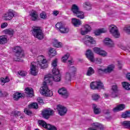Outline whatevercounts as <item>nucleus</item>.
Masks as SVG:
<instances>
[{
	"label": "nucleus",
	"instance_id": "1",
	"mask_svg": "<svg viewBox=\"0 0 130 130\" xmlns=\"http://www.w3.org/2000/svg\"><path fill=\"white\" fill-rule=\"evenodd\" d=\"M53 75L49 74L46 75L45 77V81L43 83V86L40 88V93L43 96L48 97L50 96V90L48 89L47 84L52 85V81L55 82H59L60 81V74L57 68H53L52 70Z\"/></svg>",
	"mask_w": 130,
	"mask_h": 130
},
{
	"label": "nucleus",
	"instance_id": "2",
	"mask_svg": "<svg viewBox=\"0 0 130 130\" xmlns=\"http://www.w3.org/2000/svg\"><path fill=\"white\" fill-rule=\"evenodd\" d=\"M37 62H32L30 64V73L32 76H36L38 72V68L40 69H47L48 67L47 60L43 55H40L37 57Z\"/></svg>",
	"mask_w": 130,
	"mask_h": 130
},
{
	"label": "nucleus",
	"instance_id": "3",
	"mask_svg": "<svg viewBox=\"0 0 130 130\" xmlns=\"http://www.w3.org/2000/svg\"><path fill=\"white\" fill-rule=\"evenodd\" d=\"M14 52H15V56L14 57L15 61H23L22 57L24 56V52L22 50L21 47L16 46L14 47Z\"/></svg>",
	"mask_w": 130,
	"mask_h": 130
},
{
	"label": "nucleus",
	"instance_id": "4",
	"mask_svg": "<svg viewBox=\"0 0 130 130\" xmlns=\"http://www.w3.org/2000/svg\"><path fill=\"white\" fill-rule=\"evenodd\" d=\"M32 33L34 37L37 38L39 40H42L44 38V35L42 32V30L40 27L37 26H33L32 27Z\"/></svg>",
	"mask_w": 130,
	"mask_h": 130
},
{
	"label": "nucleus",
	"instance_id": "5",
	"mask_svg": "<svg viewBox=\"0 0 130 130\" xmlns=\"http://www.w3.org/2000/svg\"><path fill=\"white\" fill-rule=\"evenodd\" d=\"M77 73V68L75 67H71L69 68V72L66 73V80L68 82H71V79L73 77H75Z\"/></svg>",
	"mask_w": 130,
	"mask_h": 130
},
{
	"label": "nucleus",
	"instance_id": "6",
	"mask_svg": "<svg viewBox=\"0 0 130 130\" xmlns=\"http://www.w3.org/2000/svg\"><path fill=\"white\" fill-rule=\"evenodd\" d=\"M54 114V111L50 108L44 109L42 112L43 117L46 119H48L50 116H52Z\"/></svg>",
	"mask_w": 130,
	"mask_h": 130
},
{
	"label": "nucleus",
	"instance_id": "7",
	"mask_svg": "<svg viewBox=\"0 0 130 130\" xmlns=\"http://www.w3.org/2000/svg\"><path fill=\"white\" fill-rule=\"evenodd\" d=\"M38 109V104L37 103H32L28 106L25 109H24V112L27 115H31L32 112L30 109Z\"/></svg>",
	"mask_w": 130,
	"mask_h": 130
},
{
	"label": "nucleus",
	"instance_id": "8",
	"mask_svg": "<svg viewBox=\"0 0 130 130\" xmlns=\"http://www.w3.org/2000/svg\"><path fill=\"white\" fill-rule=\"evenodd\" d=\"M90 88L92 90H100L104 89V85L101 81L92 82L90 84Z\"/></svg>",
	"mask_w": 130,
	"mask_h": 130
},
{
	"label": "nucleus",
	"instance_id": "9",
	"mask_svg": "<svg viewBox=\"0 0 130 130\" xmlns=\"http://www.w3.org/2000/svg\"><path fill=\"white\" fill-rule=\"evenodd\" d=\"M82 42L85 44V45H89L90 44H96V42L93 37L86 35L85 37L82 39Z\"/></svg>",
	"mask_w": 130,
	"mask_h": 130
},
{
	"label": "nucleus",
	"instance_id": "10",
	"mask_svg": "<svg viewBox=\"0 0 130 130\" xmlns=\"http://www.w3.org/2000/svg\"><path fill=\"white\" fill-rule=\"evenodd\" d=\"M109 31L115 38H118L120 36L119 32L116 26L112 24L109 27Z\"/></svg>",
	"mask_w": 130,
	"mask_h": 130
},
{
	"label": "nucleus",
	"instance_id": "11",
	"mask_svg": "<svg viewBox=\"0 0 130 130\" xmlns=\"http://www.w3.org/2000/svg\"><path fill=\"white\" fill-rule=\"evenodd\" d=\"M93 51L103 57H106L108 55L107 52L98 47L93 48Z\"/></svg>",
	"mask_w": 130,
	"mask_h": 130
},
{
	"label": "nucleus",
	"instance_id": "12",
	"mask_svg": "<svg viewBox=\"0 0 130 130\" xmlns=\"http://www.w3.org/2000/svg\"><path fill=\"white\" fill-rule=\"evenodd\" d=\"M55 27L57 30H59L60 33L64 34L66 33V26L64 24L62 23V22H57Z\"/></svg>",
	"mask_w": 130,
	"mask_h": 130
},
{
	"label": "nucleus",
	"instance_id": "13",
	"mask_svg": "<svg viewBox=\"0 0 130 130\" xmlns=\"http://www.w3.org/2000/svg\"><path fill=\"white\" fill-rule=\"evenodd\" d=\"M15 16V12L13 10H9L8 12L4 15V19L5 20H10L13 19V17Z\"/></svg>",
	"mask_w": 130,
	"mask_h": 130
},
{
	"label": "nucleus",
	"instance_id": "14",
	"mask_svg": "<svg viewBox=\"0 0 130 130\" xmlns=\"http://www.w3.org/2000/svg\"><path fill=\"white\" fill-rule=\"evenodd\" d=\"M91 31V26L88 24H85L80 30L81 35H86L88 32Z\"/></svg>",
	"mask_w": 130,
	"mask_h": 130
},
{
	"label": "nucleus",
	"instance_id": "15",
	"mask_svg": "<svg viewBox=\"0 0 130 130\" xmlns=\"http://www.w3.org/2000/svg\"><path fill=\"white\" fill-rule=\"evenodd\" d=\"M104 44L108 47H114V42L109 38H106L104 40Z\"/></svg>",
	"mask_w": 130,
	"mask_h": 130
},
{
	"label": "nucleus",
	"instance_id": "16",
	"mask_svg": "<svg viewBox=\"0 0 130 130\" xmlns=\"http://www.w3.org/2000/svg\"><path fill=\"white\" fill-rule=\"evenodd\" d=\"M114 65L111 64L108 67L107 69L103 70L102 69H100L99 70V73H111L114 69Z\"/></svg>",
	"mask_w": 130,
	"mask_h": 130
},
{
	"label": "nucleus",
	"instance_id": "17",
	"mask_svg": "<svg viewBox=\"0 0 130 130\" xmlns=\"http://www.w3.org/2000/svg\"><path fill=\"white\" fill-rule=\"evenodd\" d=\"M58 114L60 115V116H62L66 114V108L60 105H58L57 106L56 108Z\"/></svg>",
	"mask_w": 130,
	"mask_h": 130
},
{
	"label": "nucleus",
	"instance_id": "18",
	"mask_svg": "<svg viewBox=\"0 0 130 130\" xmlns=\"http://www.w3.org/2000/svg\"><path fill=\"white\" fill-rule=\"evenodd\" d=\"M86 57H87L88 59L90 60V61H94V54L91 50L88 49L87 51H86Z\"/></svg>",
	"mask_w": 130,
	"mask_h": 130
},
{
	"label": "nucleus",
	"instance_id": "19",
	"mask_svg": "<svg viewBox=\"0 0 130 130\" xmlns=\"http://www.w3.org/2000/svg\"><path fill=\"white\" fill-rule=\"evenodd\" d=\"M29 17L31 21H37L38 19V14L36 11H32L29 14Z\"/></svg>",
	"mask_w": 130,
	"mask_h": 130
},
{
	"label": "nucleus",
	"instance_id": "20",
	"mask_svg": "<svg viewBox=\"0 0 130 130\" xmlns=\"http://www.w3.org/2000/svg\"><path fill=\"white\" fill-rule=\"evenodd\" d=\"M72 23L75 27H79V26L82 25V21L77 18H72Z\"/></svg>",
	"mask_w": 130,
	"mask_h": 130
},
{
	"label": "nucleus",
	"instance_id": "21",
	"mask_svg": "<svg viewBox=\"0 0 130 130\" xmlns=\"http://www.w3.org/2000/svg\"><path fill=\"white\" fill-rule=\"evenodd\" d=\"M83 8L85 11H90L92 10V4L90 2H84L83 4Z\"/></svg>",
	"mask_w": 130,
	"mask_h": 130
},
{
	"label": "nucleus",
	"instance_id": "22",
	"mask_svg": "<svg viewBox=\"0 0 130 130\" xmlns=\"http://www.w3.org/2000/svg\"><path fill=\"white\" fill-rule=\"evenodd\" d=\"M112 97L115 98V97H117V92L118 90L117 89V85H113L112 86Z\"/></svg>",
	"mask_w": 130,
	"mask_h": 130
},
{
	"label": "nucleus",
	"instance_id": "23",
	"mask_svg": "<svg viewBox=\"0 0 130 130\" xmlns=\"http://www.w3.org/2000/svg\"><path fill=\"white\" fill-rule=\"evenodd\" d=\"M25 90L26 96H27V97H33V95H34L33 89H30L29 87H27L25 88Z\"/></svg>",
	"mask_w": 130,
	"mask_h": 130
},
{
	"label": "nucleus",
	"instance_id": "24",
	"mask_svg": "<svg viewBox=\"0 0 130 130\" xmlns=\"http://www.w3.org/2000/svg\"><path fill=\"white\" fill-rule=\"evenodd\" d=\"M66 58H70V60H69L67 62V63L68 64V66L69 67H70V66H73V64H74V59H73V58H72L70 56V53H67L66 54Z\"/></svg>",
	"mask_w": 130,
	"mask_h": 130
},
{
	"label": "nucleus",
	"instance_id": "25",
	"mask_svg": "<svg viewBox=\"0 0 130 130\" xmlns=\"http://www.w3.org/2000/svg\"><path fill=\"white\" fill-rule=\"evenodd\" d=\"M106 32H107V29L103 28L95 30L94 31V34L96 36H99V35H100L101 34L106 33Z\"/></svg>",
	"mask_w": 130,
	"mask_h": 130
},
{
	"label": "nucleus",
	"instance_id": "26",
	"mask_svg": "<svg viewBox=\"0 0 130 130\" xmlns=\"http://www.w3.org/2000/svg\"><path fill=\"white\" fill-rule=\"evenodd\" d=\"M92 108L94 114H100V113H101V109L99 108L96 105L93 104Z\"/></svg>",
	"mask_w": 130,
	"mask_h": 130
},
{
	"label": "nucleus",
	"instance_id": "27",
	"mask_svg": "<svg viewBox=\"0 0 130 130\" xmlns=\"http://www.w3.org/2000/svg\"><path fill=\"white\" fill-rule=\"evenodd\" d=\"M72 11L75 15L77 13L80 12V8H79V6H77V5L74 4L73 5H72Z\"/></svg>",
	"mask_w": 130,
	"mask_h": 130
},
{
	"label": "nucleus",
	"instance_id": "28",
	"mask_svg": "<svg viewBox=\"0 0 130 130\" xmlns=\"http://www.w3.org/2000/svg\"><path fill=\"white\" fill-rule=\"evenodd\" d=\"M8 42V37L6 35L0 36V44H5Z\"/></svg>",
	"mask_w": 130,
	"mask_h": 130
},
{
	"label": "nucleus",
	"instance_id": "29",
	"mask_svg": "<svg viewBox=\"0 0 130 130\" xmlns=\"http://www.w3.org/2000/svg\"><path fill=\"white\" fill-rule=\"evenodd\" d=\"M125 108V106L123 104H120L117 106V107L114 108L113 111L114 112H116L117 111H120V110H123Z\"/></svg>",
	"mask_w": 130,
	"mask_h": 130
},
{
	"label": "nucleus",
	"instance_id": "30",
	"mask_svg": "<svg viewBox=\"0 0 130 130\" xmlns=\"http://www.w3.org/2000/svg\"><path fill=\"white\" fill-rule=\"evenodd\" d=\"M74 16H76L77 18H78V19H85V13L81 11H79L78 12H77L76 14L74 15Z\"/></svg>",
	"mask_w": 130,
	"mask_h": 130
},
{
	"label": "nucleus",
	"instance_id": "31",
	"mask_svg": "<svg viewBox=\"0 0 130 130\" xmlns=\"http://www.w3.org/2000/svg\"><path fill=\"white\" fill-rule=\"evenodd\" d=\"M21 97H23V94L20 92H15L13 94V99L16 101H18Z\"/></svg>",
	"mask_w": 130,
	"mask_h": 130
},
{
	"label": "nucleus",
	"instance_id": "32",
	"mask_svg": "<svg viewBox=\"0 0 130 130\" xmlns=\"http://www.w3.org/2000/svg\"><path fill=\"white\" fill-rule=\"evenodd\" d=\"M38 123L41 126H42V127H44V128H47V126L49 124H47L46 122L43 121V120H39L38 121Z\"/></svg>",
	"mask_w": 130,
	"mask_h": 130
},
{
	"label": "nucleus",
	"instance_id": "33",
	"mask_svg": "<svg viewBox=\"0 0 130 130\" xmlns=\"http://www.w3.org/2000/svg\"><path fill=\"white\" fill-rule=\"evenodd\" d=\"M122 85L124 89L125 90H130V84L128 82H122Z\"/></svg>",
	"mask_w": 130,
	"mask_h": 130
},
{
	"label": "nucleus",
	"instance_id": "34",
	"mask_svg": "<svg viewBox=\"0 0 130 130\" xmlns=\"http://www.w3.org/2000/svg\"><path fill=\"white\" fill-rule=\"evenodd\" d=\"M5 34H8L10 35V36H13L14 35V30L12 29H5L4 30Z\"/></svg>",
	"mask_w": 130,
	"mask_h": 130
},
{
	"label": "nucleus",
	"instance_id": "35",
	"mask_svg": "<svg viewBox=\"0 0 130 130\" xmlns=\"http://www.w3.org/2000/svg\"><path fill=\"white\" fill-rule=\"evenodd\" d=\"M53 45L55 47H57V48L60 47L61 46L60 42H58L57 40H56V39H54L53 40Z\"/></svg>",
	"mask_w": 130,
	"mask_h": 130
},
{
	"label": "nucleus",
	"instance_id": "36",
	"mask_svg": "<svg viewBox=\"0 0 130 130\" xmlns=\"http://www.w3.org/2000/svg\"><path fill=\"white\" fill-rule=\"evenodd\" d=\"M58 94H59V95H61V96H65L66 95V88L64 87L60 88L58 90Z\"/></svg>",
	"mask_w": 130,
	"mask_h": 130
},
{
	"label": "nucleus",
	"instance_id": "37",
	"mask_svg": "<svg viewBox=\"0 0 130 130\" xmlns=\"http://www.w3.org/2000/svg\"><path fill=\"white\" fill-rule=\"evenodd\" d=\"M95 73V71L92 67H89L87 72V76H92Z\"/></svg>",
	"mask_w": 130,
	"mask_h": 130
},
{
	"label": "nucleus",
	"instance_id": "38",
	"mask_svg": "<svg viewBox=\"0 0 130 130\" xmlns=\"http://www.w3.org/2000/svg\"><path fill=\"white\" fill-rule=\"evenodd\" d=\"M1 81L2 83H4L3 84H2V86H4L5 84H6V83H9V82H10V79H9V77H6L5 78L1 77Z\"/></svg>",
	"mask_w": 130,
	"mask_h": 130
},
{
	"label": "nucleus",
	"instance_id": "39",
	"mask_svg": "<svg viewBox=\"0 0 130 130\" xmlns=\"http://www.w3.org/2000/svg\"><path fill=\"white\" fill-rule=\"evenodd\" d=\"M49 54L50 56H54L56 55V51L53 48H51L49 51Z\"/></svg>",
	"mask_w": 130,
	"mask_h": 130
},
{
	"label": "nucleus",
	"instance_id": "40",
	"mask_svg": "<svg viewBox=\"0 0 130 130\" xmlns=\"http://www.w3.org/2000/svg\"><path fill=\"white\" fill-rule=\"evenodd\" d=\"M122 117L123 118H127L130 117V112L129 111H127L122 114Z\"/></svg>",
	"mask_w": 130,
	"mask_h": 130
},
{
	"label": "nucleus",
	"instance_id": "41",
	"mask_svg": "<svg viewBox=\"0 0 130 130\" xmlns=\"http://www.w3.org/2000/svg\"><path fill=\"white\" fill-rule=\"evenodd\" d=\"M122 124L130 129V121H124L122 122Z\"/></svg>",
	"mask_w": 130,
	"mask_h": 130
},
{
	"label": "nucleus",
	"instance_id": "42",
	"mask_svg": "<svg viewBox=\"0 0 130 130\" xmlns=\"http://www.w3.org/2000/svg\"><path fill=\"white\" fill-rule=\"evenodd\" d=\"M18 75L21 77H26L27 76V72L24 71H20L18 72Z\"/></svg>",
	"mask_w": 130,
	"mask_h": 130
},
{
	"label": "nucleus",
	"instance_id": "43",
	"mask_svg": "<svg viewBox=\"0 0 130 130\" xmlns=\"http://www.w3.org/2000/svg\"><path fill=\"white\" fill-rule=\"evenodd\" d=\"M47 130H57L56 127L51 125V124H48L47 128Z\"/></svg>",
	"mask_w": 130,
	"mask_h": 130
},
{
	"label": "nucleus",
	"instance_id": "44",
	"mask_svg": "<svg viewBox=\"0 0 130 130\" xmlns=\"http://www.w3.org/2000/svg\"><path fill=\"white\" fill-rule=\"evenodd\" d=\"M123 30L127 34H130V25L125 26Z\"/></svg>",
	"mask_w": 130,
	"mask_h": 130
},
{
	"label": "nucleus",
	"instance_id": "45",
	"mask_svg": "<svg viewBox=\"0 0 130 130\" xmlns=\"http://www.w3.org/2000/svg\"><path fill=\"white\" fill-rule=\"evenodd\" d=\"M99 98H100V95L97 93H94L92 95V99L94 101L98 100Z\"/></svg>",
	"mask_w": 130,
	"mask_h": 130
},
{
	"label": "nucleus",
	"instance_id": "46",
	"mask_svg": "<svg viewBox=\"0 0 130 130\" xmlns=\"http://www.w3.org/2000/svg\"><path fill=\"white\" fill-rule=\"evenodd\" d=\"M58 60L57 58H55V59L53 60L52 62V67H54V68H56V67H57Z\"/></svg>",
	"mask_w": 130,
	"mask_h": 130
},
{
	"label": "nucleus",
	"instance_id": "47",
	"mask_svg": "<svg viewBox=\"0 0 130 130\" xmlns=\"http://www.w3.org/2000/svg\"><path fill=\"white\" fill-rule=\"evenodd\" d=\"M40 18L43 19L44 20L46 19L47 15H46V13L43 12L40 14Z\"/></svg>",
	"mask_w": 130,
	"mask_h": 130
},
{
	"label": "nucleus",
	"instance_id": "48",
	"mask_svg": "<svg viewBox=\"0 0 130 130\" xmlns=\"http://www.w3.org/2000/svg\"><path fill=\"white\" fill-rule=\"evenodd\" d=\"M95 61L96 63H99V64H100L101 63H102V59L101 58H96Z\"/></svg>",
	"mask_w": 130,
	"mask_h": 130
},
{
	"label": "nucleus",
	"instance_id": "49",
	"mask_svg": "<svg viewBox=\"0 0 130 130\" xmlns=\"http://www.w3.org/2000/svg\"><path fill=\"white\" fill-rule=\"evenodd\" d=\"M59 14V11L57 10H55L53 11V16H57Z\"/></svg>",
	"mask_w": 130,
	"mask_h": 130
},
{
	"label": "nucleus",
	"instance_id": "50",
	"mask_svg": "<svg viewBox=\"0 0 130 130\" xmlns=\"http://www.w3.org/2000/svg\"><path fill=\"white\" fill-rule=\"evenodd\" d=\"M7 26H8V23H4L1 25V28H2V29H4V28H6Z\"/></svg>",
	"mask_w": 130,
	"mask_h": 130
},
{
	"label": "nucleus",
	"instance_id": "51",
	"mask_svg": "<svg viewBox=\"0 0 130 130\" xmlns=\"http://www.w3.org/2000/svg\"><path fill=\"white\" fill-rule=\"evenodd\" d=\"M104 113H105V114H108L109 113H110V111H109V110H104Z\"/></svg>",
	"mask_w": 130,
	"mask_h": 130
},
{
	"label": "nucleus",
	"instance_id": "52",
	"mask_svg": "<svg viewBox=\"0 0 130 130\" xmlns=\"http://www.w3.org/2000/svg\"><path fill=\"white\" fill-rule=\"evenodd\" d=\"M38 101L39 103H40V104L43 103V100H42L41 98L38 99Z\"/></svg>",
	"mask_w": 130,
	"mask_h": 130
},
{
	"label": "nucleus",
	"instance_id": "53",
	"mask_svg": "<svg viewBox=\"0 0 130 130\" xmlns=\"http://www.w3.org/2000/svg\"><path fill=\"white\" fill-rule=\"evenodd\" d=\"M61 61L62 62H66V55H64L61 58Z\"/></svg>",
	"mask_w": 130,
	"mask_h": 130
},
{
	"label": "nucleus",
	"instance_id": "54",
	"mask_svg": "<svg viewBox=\"0 0 130 130\" xmlns=\"http://www.w3.org/2000/svg\"><path fill=\"white\" fill-rule=\"evenodd\" d=\"M69 96H70V93L68 92V91H66V98H68V97H69Z\"/></svg>",
	"mask_w": 130,
	"mask_h": 130
},
{
	"label": "nucleus",
	"instance_id": "55",
	"mask_svg": "<svg viewBox=\"0 0 130 130\" xmlns=\"http://www.w3.org/2000/svg\"><path fill=\"white\" fill-rule=\"evenodd\" d=\"M126 78L129 80V81H130V73H128L126 75Z\"/></svg>",
	"mask_w": 130,
	"mask_h": 130
},
{
	"label": "nucleus",
	"instance_id": "56",
	"mask_svg": "<svg viewBox=\"0 0 130 130\" xmlns=\"http://www.w3.org/2000/svg\"><path fill=\"white\" fill-rule=\"evenodd\" d=\"M118 66L119 69H121V67H122V66L121 65L120 62H118Z\"/></svg>",
	"mask_w": 130,
	"mask_h": 130
},
{
	"label": "nucleus",
	"instance_id": "57",
	"mask_svg": "<svg viewBox=\"0 0 130 130\" xmlns=\"http://www.w3.org/2000/svg\"><path fill=\"white\" fill-rule=\"evenodd\" d=\"M69 28H66V33H68V32H69Z\"/></svg>",
	"mask_w": 130,
	"mask_h": 130
},
{
	"label": "nucleus",
	"instance_id": "58",
	"mask_svg": "<svg viewBox=\"0 0 130 130\" xmlns=\"http://www.w3.org/2000/svg\"><path fill=\"white\" fill-rule=\"evenodd\" d=\"M1 96H3V92H2L1 91H0V97Z\"/></svg>",
	"mask_w": 130,
	"mask_h": 130
},
{
	"label": "nucleus",
	"instance_id": "59",
	"mask_svg": "<svg viewBox=\"0 0 130 130\" xmlns=\"http://www.w3.org/2000/svg\"><path fill=\"white\" fill-rule=\"evenodd\" d=\"M17 114H20V112H17Z\"/></svg>",
	"mask_w": 130,
	"mask_h": 130
},
{
	"label": "nucleus",
	"instance_id": "60",
	"mask_svg": "<svg viewBox=\"0 0 130 130\" xmlns=\"http://www.w3.org/2000/svg\"><path fill=\"white\" fill-rule=\"evenodd\" d=\"M67 111H68V110H66V112H67Z\"/></svg>",
	"mask_w": 130,
	"mask_h": 130
}]
</instances>
